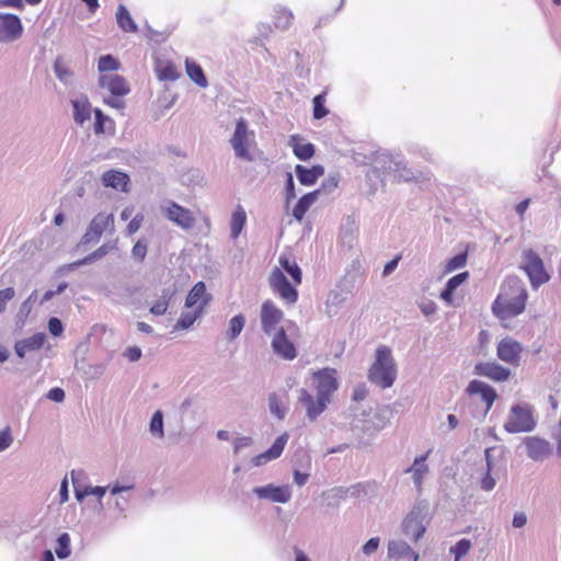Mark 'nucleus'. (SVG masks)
<instances>
[{"label": "nucleus", "instance_id": "obj_27", "mask_svg": "<svg viewBox=\"0 0 561 561\" xmlns=\"http://www.w3.org/2000/svg\"><path fill=\"white\" fill-rule=\"evenodd\" d=\"M388 554L390 558L397 559H409L412 561L419 560V553H416L405 541L393 540L388 543Z\"/></svg>", "mask_w": 561, "mask_h": 561}, {"label": "nucleus", "instance_id": "obj_26", "mask_svg": "<svg viewBox=\"0 0 561 561\" xmlns=\"http://www.w3.org/2000/svg\"><path fill=\"white\" fill-rule=\"evenodd\" d=\"M321 195V190H314L312 192L304 194L296 203L293 209V217L301 221L309 210V208L317 202Z\"/></svg>", "mask_w": 561, "mask_h": 561}, {"label": "nucleus", "instance_id": "obj_39", "mask_svg": "<svg viewBox=\"0 0 561 561\" xmlns=\"http://www.w3.org/2000/svg\"><path fill=\"white\" fill-rule=\"evenodd\" d=\"M174 295L171 288H163L161 297L150 307V313L153 316H162L167 312L170 300Z\"/></svg>", "mask_w": 561, "mask_h": 561}, {"label": "nucleus", "instance_id": "obj_54", "mask_svg": "<svg viewBox=\"0 0 561 561\" xmlns=\"http://www.w3.org/2000/svg\"><path fill=\"white\" fill-rule=\"evenodd\" d=\"M148 244L144 239H139L131 249V256L137 262H142L147 255Z\"/></svg>", "mask_w": 561, "mask_h": 561}, {"label": "nucleus", "instance_id": "obj_11", "mask_svg": "<svg viewBox=\"0 0 561 561\" xmlns=\"http://www.w3.org/2000/svg\"><path fill=\"white\" fill-rule=\"evenodd\" d=\"M270 285L274 293L287 304L293 305L298 300V290L290 284L286 275L278 267H275L270 277Z\"/></svg>", "mask_w": 561, "mask_h": 561}, {"label": "nucleus", "instance_id": "obj_56", "mask_svg": "<svg viewBox=\"0 0 561 561\" xmlns=\"http://www.w3.org/2000/svg\"><path fill=\"white\" fill-rule=\"evenodd\" d=\"M15 296L13 287H7L0 290V313L5 311L7 304L12 300Z\"/></svg>", "mask_w": 561, "mask_h": 561}, {"label": "nucleus", "instance_id": "obj_3", "mask_svg": "<svg viewBox=\"0 0 561 561\" xmlns=\"http://www.w3.org/2000/svg\"><path fill=\"white\" fill-rule=\"evenodd\" d=\"M510 288L516 290V295L512 298H505L500 294L492 304V312L499 319L506 320L523 313L526 307L528 293L525 286L517 277L507 280Z\"/></svg>", "mask_w": 561, "mask_h": 561}, {"label": "nucleus", "instance_id": "obj_9", "mask_svg": "<svg viewBox=\"0 0 561 561\" xmlns=\"http://www.w3.org/2000/svg\"><path fill=\"white\" fill-rule=\"evenodd\" d=\"M114 229V215L99 213L93 217L89 224L87 231L81 237L78 248L87 247L92 243H98L104 231H113Z\"/></svg>", "mask_w": 561, "mask_h": 561}, {"label": "nucleus", "instance_id": "obj_22", "mask_svg": "<svg viewBox=\"0 0 561 561\" xmlns=\"http://www.w3.org/2000/svg\"><path fill=\"white\" fill-rule=\"evenodd\" d=\"M295 173L299 183L304 186H312L324 174V167L321 164H313L307 168L302 164L295 167Z\"/></svg>", "mask_w": 561, "mask_h": 561}, {"label": "nucleus", "instance_id": "obj_8", "mask_svg": "<svg viewBox=\"0 0 561 561\" xmlns=\"http://www.w3.org/2000/svg\"><path fill=\"white\" fill-rule=\"evenodd\" d=\"M254 138V131L249 129L245 118L240 117L234 127L230 145L237 158L244 161H252L253 157L249 151V141Z\"/></svg>", "mask_w": 561, "mask_h": 561}, {"label": "nucleus", "instance_id": "obj_30", "mask_svg": "<svg viewBox=\"0 0 561 561\" xmlns=\"http://www.w3.org/2000/svg\"><path fill=\"white\" fill-rule=\"evenodd\" d=\"M506 448L504 446H492L484 450L485 470L496 471L500 462H505Z\"/></svg>", "mask_w": 561, "mask_h": 561}, {"label": "nucleus", "instance_id": "obj_1", "mask_svg": "<svg viewBox=\"0 0 561 561\" xmlns=\"http://www.w3.org/2000/svg\"><path fill=\"white\" fill-rule=\"evenodd\" d=\"M312 379L317 397L305 388L299 389L298 396V401L306 408V416L310 422H314L327 410L340 386L336 369L330 367L314 371Z\"/></svg>", "mask_w": 561, "mask_h": 561}, {"label": "nucleus", "instance_id": "obj_4", "mask_svg": "<svg viewBox=\"0 0 561 561\" xmlns=\"http://www.w3.org/2000/svg\"><path fill=\"white\" fill-rule=\"evenodd\" d=\"M368 380L382 388H390L397 378V366L390 347L380 345L376 350L375 362L368 370Z\"/></svg>", "mask_w": 561, "mask_h": 561}, {"label": "nucleus", "instance_id": "obj_44", "mask_svg": "<svg viewBox=\"0 0 561 561\" xmlns=\"http://www.w3.org/2000/svg\"><path fill=\"white\" fill-rule=\"evenodd\" d=\"M268 409L271 414L278 420H284L288 411V408L283 404L280 398L275 392L268 396Z\"/></svg>", "mask_w": 561, "mask_h": 561}, {"label": "nucleus", "instance_id": "obj_17", "mask_svg": "<svg viewBox=\"0 0 561 561\" xmlns=\"http://www.w3.org/2000/svg\"><path fill=\"white\" fill-rule=\"evenodd\" d=\"M474 374L493 381H505L511 376V369L495 362H479L474 365Z\"/></svg>", "mask_w": 561, "mask_h": 561}, {"label": "nucleus", "instance_id": "obj_45", "mask_svg": "<svg viewBox=\"0 0 561 561\" xmlns=\"http://www.w3.org/2000/svg\"><path fill=\"white\" fill-rule=\"evenodd\" d=\"M115 249V244L112 242L103 243L101 247H99L93 252L89 253L84 257L81 259L82 263L92 264L96 262L98 260L104 257L107 255L111 251Z\"/></svg>", "mask_w": 561, "mask_h": 561}, {"label": "nucleus", "instance_id": "obj_60", "mask_svg": "<svg viewBox=\"0 0 561 561\" xmlns=\"http://www.w3.org/2000/svg\"><path fill=\"white\" fill-rule=\"evenodd\" d=\"M379 545H380L379 537H373V538L368 539L363 545L362 551H363L364 554L370 556V554L375 553L378 550Z\"/></svg>", "mask_w": 561, "mask_h": 561}, {"label": "nucleus", "instance_id": "obj_28", "mask_svg": "<svg viewBox=\"0 0 561 561\" xmlns=\"http://www.w3.org/2000/svg\"><path fill=\"white\" fill-rule=\"evenodd\" d=\"M75 122L82 126L91 117V104L87 96L71 100Z\"/></svg>", "mask_w": 561, "mask_h": 561}, {"label": "nucleus", "instance_id": "obj_21", "mask_svg": "<svg viewBox=\"0 0 561 561\" xmlns=\"http://www.w3.org/2000/svg\"><path fill=\"white\" fill-rule=\"evenodd\" d=\"M522 344L510 337L499 342L496 354L497 357L508 364H517L520 358Z\"/></svg>", "mask_w": 561, "mask_h": 561}, {"label": "nucleus", "instance_id": "obj_41", "mask_svg": "<svg viewBox=\"0 0 561 561\" xmlns=\"http://www.w3.org/2000/svg\"><path fill=\"white\" fill-rule=\"evenodd\" d=\"M56 556L64 560L70 557L71 554V539L68 533H61L56 539L55 547Z\"/></svg>", "mask_w": 561, "mask_h": 561}, {"label": "nucleus", "instance_id": "obj_23", "mask_svg": "<svg viewBox=\"0 0 561 561\" xmlns=\"http://www.w3.org/2000/svg\"><path fill=\"white\" fill-rule=\"evenodd\" d=\"M46 341V334L44 332H37L27 339L16 341L14 344L15 354L20 358H24L27 352H34L41 350Z\"/></svg>", "mask_w": 561, "mask_h": 561}, {"label": "nucleus", "instance_id": "obj_14", "mask_svg": "<svg viewBox=\"0 0 561 561\" xmlns=\"http://www.w3.org/2000/svg\"><path fill=\"white\" fill-rule=\"evenodd\" d=\"M274 354L285 360H293L297 356V348L289 340L284 328H279L271 343Z\"/></svg>", "mask_w": 561, "mask_h": 561}, {"label": "nucleus", "instance_id": "obj_20", "mask_svg": "<svg viewBox=\"0 0 561 561\" xmlns=\"http://www.w3.org/2000/svg\"><path fill=\"white\" fill-rule=\"evenodd\" d=\"M99 85L107 89L113 96H125L130 92L127 80L121 75H101Z\"/></svg>", "mask_w": 561, "mask_h": 561}, {"label": "nucleus", "instance_id": "obj_16", "mask_svg": "<svg viewBox=\"0 0 561 561\" xmlns=\"http://www.w3.org/2000/svg\"><path fill=\"white\" fill-rule=\"evenodd\" d=\"M524 444L527 456L534 461H542L552 454V446L545 438L528 436L524 438Z\"/></svg>", "mask_w": 561, "mask_h": 561}, {"label": "nucleus", "instance_id": "obj_47", "mask_svg": "<svg viewBox=\"0 0 561 561\" xmlns=\"http://www.w3.org/2000/svg\"><path fill=\"white\" fill-rule=\"evenodd\" d=\"M149 431L153 436L162 438L164 436V423H163V413L161 410H157L149 423Z\"/></svg>", "mask_w": 561, "mask_h": 561}, {"label": "nucleus", "instance_id": "obj_63", "mask_svg": "<svg viewBox=\"0 0 561 561\" xmlns=\"http://www.w3.org/2000/svg\"><path fill=\"white\" fill-rule=\"evenodd\" d=\"M66 397L65 390L60 387H54L49 389V391L46 394V398L49 399L53 402L61 403L64 402Z\"/></svg>", "mask_w": 561, "mask_h": 561}, {"label": "nucleus", "instance_id": "obj_7", "mask_svg": "<svg viewBox=\"0 0 561 561\" xmlns=\"http://www.w3.org/2000/svg\"><path fill=\"white\" fill-rule=\"evenodd\" d=\"M522 268L528 276L534 289H538L550 279L541 257L531 249L524 251Z\"/></svg>", "mask_w": 561, "mask_h": 561}, {"label": "nucleus", "instance_id": "obj_29", "mask_svg": "<svg viewBox=\"0 0 561 561\" xmlns=\"http://www.w3.org/2000/svg\"><path fill=\"white\" fill-rule=\"evenodd\" d=\"M299 135H291L289 138V145L293 147V152L300 161L310 160L316 152V147L311 142L299 144Z\"/></svg>", "mask_w": 561, "mask_h": 561}, {"label": "nucleus", "instance_id": "obj_13", "mask_svg": "<svg viewBox=\"0 0 561 561\" xmlns=\"http://www.w3.org/2000/svg\"><path fill=\"white\" fill-rule=\"evenodd\" d=\"M23 34L21 19L13 13H0V43L13 42Z\"/></svg>", "mask_w": 561, "mask_h": 561}, {"label": "nucleus", "instance_id": "obj_46", "mask_svg": "<svg viewBox=\"0 0 561 561\" xmlns=\"http://www.w3.org/2000/svg\"><path fill=\"white\" fill-rule=\"evenodd\" d=\"M121 66V61L111 54L102 55L98 62V69L100 72L117 71Z\"/></svg>", "mask_w": 561, "mask_h": 561}, {"label": "nucleus", "instance_id": "obj_33", "mask_svg": "<svg viewBox=\"0 0 561 561\" xmlns=\"http://www.w3.org/2000/svg\"><path fill=\"white\" fill-rule=\"evenodd\" d=\"M428 453L425 455L417 456L412 466L407 469V472H412V479L414 485L420 490L423 483L424 474L427 472L428 467L425 463Z\"/></svg>", "mask_w": 561, "mask_h": 561}, {"label": "nucleus", "instance_id": "obj_48", "mask_svg": "<svg viewBox=\"0 0 561 561\" xmlns=\"http://www.w3.org/2000/svg\"><path fill=\"white\" fill-rule=\"evenodd\" d=\"M467 261H468V252L461 251V252L457 253L456 255H454L453 257L447 260V262L445 264L444 272L448 274L456 270H459L467 264Z\"/></svg>", "mask_w": 561, "mask_h": 561}, {"label": "nucleus", "instance_id": "obj_31", "mask_svg": "<svg viewBox=\"0 0 561 561\" xmlns=\"http://www.w3.org/2000/svg\"><path fill=\"white\" fill-rule=\"evenodd\" d=\"M185 70L188 78L198 87L206 88L208 87V80L206 75L199 64L195 60L186 58L185 59Z\"/></svg>", "mask_w": 561, "mask_h": 561}, {"label": "nucleus", "instance_id": "obj_25", "mask_svg": "<svg viewBox=\"0 0 561 561\" xmlns=\"http://www.w3.org/2000/svg\"><path fill=\"white\" fill-rule=\"evenodd\" d=\"M129 176L122 171L108 170L102 174V184L122 192H127Z\"/></svg>", "mask_w": 561, "mask_h": 561}, {"label": "nucleus", "instance_id": "obj_50", "mask_svg": "<svg viewBox=\"0 0 561 561\" xmlns=\"http://www.w3.org/2000/svg\"><path fill=\"white\" fill-rule=\"evenodd\" d=\"M313 103V118L321 119L325 117L329 113L325 107V98L324 94H318L312 100Z\"/></svg>", "mask_w": 561, "mask_h": 561}, {"label": "nucleus", "instance_id": "obj_38", "mask_svg": "<svg viewBox=\"0 0 561 561\" xmlns=\"http://www.w3.org/2000/svg\"><path fill=\"white\" fill-rule=\"evenodd\" d=\"M247 222V214L244 209L241 206H238L236 210L232 213L231 217V225H230V231H231V238L236 239L239 237L241 231L243 230Z\"/></svg>", "mask_w": 561, "mask_h": 561}, {"label": "nucleus", "instance_id": "obj_35", "mask_svg": "<svg viewBox=\"0 0 561 561\" xmlns=\"http://www.w3.org/2000/svg\"><path fill=\"white\" fill-rule=\"evenodd\" d=\"M116 22L118 27L126 33H136L138 26L131 18L128 9L124 4H119L116 11Z\"/></svg>", "mask_w": 561, "mask_h": 561}, {"label": "nucleus", "instance_id": "obj_6", "mask_svg": "<svg viewBox=\"0 0 561 561\" xmlns=\"http://www.w3.org/2000/svg\"><path fill=\"white\" fill-rule=\"evenodd\" d=\"M537 426L535 409L527 402L515 403L511 407L503 428L508 434L530 433Z\"/></svg>", "mask_w": 561, "mask_h": 561}, {"label": "nucleus", "instance_id": "obj_10", "mask_svg": "<svg viewBox=\"0 0 561 561\" xmlns=\"http://www.w3.org/2000/svg\"><path fill=\"white\" fill-rule=\"evenodd\" d=\"M163 216L183 230H191L195 226V217L188 208L172 199H165L160 206Z\"/></svg>", "mask_w": 561, "mask_h": 561}, {"label": "nucleus", "instance_id": "obj_52", "mask_svg": "<svg viewBox=\"0 0 561 561\" xmlns=\"http://www.w3.org/2000/svg\"><path fill=\"white\" fill-rule=\"evenodd\" d=\"M93 112H94V119H95L94 121V133L96 135L104 134L105 133V124L112 123V121L100 108H94Z\"/></svg>", "mask_w": 561, "mask_h": 561}, {"label": "nucleus", "instance_id": "obj_62", "mask_svg": "<svg viewBox=\"0 0 561 561\" xmlns=\"http://www.w3.org/2000/svg\"><path fill=\"white\" fill-rule=\"evenodd\" d=\"M368 396V389L365 383H357L352 393V400L355 402H360L366 399Z\"/></svg>", "mask_w": 561, "mask_h": 561}, {"label": "nucleus", "instance_id": "obj_51", "mask_svg": "<svg viewBox=\"0 0 561 561\" xmlns=\"http://www.w3.org/2000/svg\"><path fill=\"white\" fill-rule=\"evenodd\" d=\"M180 77L176 67L169 62L158 70V78L161 81H175Z\"/></svg>", "mask_w": 561, "mask_h": 561}, {"label": "nucleus", "instance_id": "obj_15", "mask_svg": "<svg viewBox=\"0 0 561 561\" xmlns=\"http://www.w3.org/2000/svg\"><path fill=\"white\" fill-rule=\"evenodd\" d=\"M284 312L272 300H265L261 306V325L265 334L270 335L282 321Z\"/></svg>", "mask_w": 561, "mask_h": 561}, {"label": "nucleus", "instance_id": "obj_55", "mask_svg": "<svg viewBox=\"0 0 561 561\" xmlns=\"http://www.w3.org/2000/svg\"><path fill=\"white\" fill-rule=\"evenodd\" d=\"M296 190H295V182L293 174L288 172L286 174V181H285V199L286 203L289 204L291 201L296 198Z\"/></svg>", "mask_w": 561, "mask_h": 561}, {"label": "nucleus", "instance_id": "obj_64", "mask_svg": "<svg viewBox=\"0 0 561 561\" xmlns=\"http://www.w3.org/2000/svg\"><path fill=\"white\" fill-rule=\"evenodd\" d=\"M253 439L250 436H241L234 439L233 453L239 454L243 448L251 446Z\"/></svg>", "mask_w": 561, "mask_h": 561}, {"label": "nucleus", "instance_id": "obj_61", "mask_svg": "<svg viewBox=\"0 0 561 561\" xmlns=\"http://www.w3.org/2000/svg\"><path fill=\"white\" fill-rule=\"evenodd\" d=\"M13 442L10 427L0 431V453L8 449Z\"/></svg>", "mask_w": 561, "mask_h": 561}, {"label": "nucleus", "instance_id": "obj_42", "mask_svg": "<svg viewBox=\"0 0 561 561\" xmlns=\"http://www.w3.org/2000/svg\"><path fill=\"white\" fill-rule=\"evenodd\" d=\"M245 324V318L243 314L239 313L232 317L229 321V327L226 332V337L228 341H234L240 333L242 332Z\"/></svg>", "mask_w": 561, "mask_h": 561}, {"label": "nucleus", "instance_id": "obj_5", "mask_svg": "<svg viewBox=\"0 0 561 561\" xmlns=\"http://www.w3.org/2000/svg\"><path fill=\"white\" fill-rule=\"evenodd\" d=\"M430 504L426 500H417L401 523L403 535L419 541L426 533L430 524Z\"/></svg>", "mask_w": 561, "mask_h": 561}, {"label": "nucleus", "instance_id": "obj_37", "mask_svg": "<svg viewBox=\"0 0 561 561\" xmlns=\"http://www.w3.org/2000/svg\"><path fill=\"white\" fill-rule=\"evenodd\" d=\"M340 239L344 247L352 249L356 240V228L351 217L342 225L340 230Z\"/></svg>", "mask_w": 561, "mask_h": 561}, {"label": "nucleus", "instance_id": "obj_2", "mask_svg": "<svg viewBox=\"0 0 561 561\" xmlns=\"http://www.w3.org/2000/svg\"><path fill=\"white\" fill-rule=\"evenodd\" d=\"M373 163V168L366 174L368 180L383 181L387 176H392L398 181H410L414 178V173L400 154L376 152Z\"/></svg>", "mask_w": 561, "mask_h": 561}, {"label": "nucleus", "instance_id": "obj_18", "mask_svg": "<svg viewBox=\"0 0 561 561\" xmlns=\"http://www.w3.org/2000/svg\"><path fill=\"white\" fill-rule=\"evenodd\" d=\"M466 392L469 396L479 394L481 397L482 401L485 403L484 414L491 410L493 403L499 397L492 386L478 379H473L468 383Z\"/></svg>", "mask_w": 561, "mask_h": 561}, {"label": "nucleus", "instance_id": "obj_57", "mask_svg": "<svg viewBox=\"0 0 561 561\" xmlns=\"http://www.w3.org/2000/svg\"><path fill=\"white\" fill-rule=\"evenodd\" d=\"M493 472L494 471L485 470L483 477L480 480V488H481V490L489 492V491H492L495 488L496 480L492 476Z\"/></svg>", "mask_w": 561, "mask_h": 561}, {"label": "nucleus", "instance_id": "obj_34", "mask_svg": "<svg viewBox=\"0 0 561 561\" xmlns=\"http://www.w3.org/2000/svg\"><path fill=\"white\" fill-rule=\"evenodd\" d=\"M204 299L210 300V296L206 293V285L204 282H197L188 291L185 298V307L193 308L199 306Z\"/></svg>", "mask_w": 561, "mask_h": 561}, {"label": "nucleus", "instance_id": "obj_32", "mask_svg": "<svg viewBox=\"0 0 561 561\" xmlns=\"http://www.w3.org/2000/svg\"><path fill=\"white\" fill-rule=\"evenodd\" d=\"M280 267L286 272L296 285L301 284L302 272L291 255L282 254L278 259Z\"/></svg>", "mask_w": 561, "mask_h": 561}, {"label": "nucleus", "instance_id": "obj_53", "mask_svg": "<svg viewBox=\"0 0 561 561\" xmlns=\"http://www.w3.org/2000/svg\"><path fill=\"white\" fill-rule=\"evenodd\" d=\"M37 299V290H33L32 294L21 304L18 318L23 320L28 317L32 311L33 302Z\"/></svg>", "mask_w": 561, "mask_h": 561}, {"label": "nucleus", "instance_id": "obj_36", "mask_svg": "<svg viewBox=\"0 0 561 561\" xmlns=\"http://www.w3.org/2000/svg\"><path fill=\"white\" fill-rule=\"evenodd\" d=\"M208 304V299H204L199 306L193 312H183L178 319L174 329L175 330H187L190 329L197 318L201 316L204 307Z\"/></svg>", "mask_w": 561, "mask_h": 561}, {"label": "nucleus", "instance_id": "obj_58", "mask_svg": "<svg viewBox=\"0 0 561 561\" xmlns=\"http://www.w3.org/2000/svg\"><path fill=\"white\" fill-rule=\"evenodd\" d=\"M337 184L339 178L336 175H330L323 180L321 186L318 190H321V194H330L337 187Z\"/></svg>", "mask_w": 561, "mask_h": 561}, {"label": "nucleus", "instance_id": "obj_24", "mask_svg": "<svg viewBox=\"0 0 561 561\" xmlns=\"http://www.w3.org/2000/svg\"><path fill=\"white\" fill-rule=\"evenodd\" d=\"M469 272H461L451 276L445 284L444 288L439 294V298L447 305H451L454 301V294L456 289L466 283L469 278Z\"/></svg>", "mask_w": 561, "mask_h": 561}, {"label": "nucleus", "instance_id": "obj_19", "mask_svg": "<svg viewBox=\"0 0 561 561\" xmlns=\"http://www.w3.org/2000/svg\"><path fill=\"white\" fill-rule=\"evenodd\" d=\"M288 438L289 436L287 433H283L282 435H279L267 450L254 456L251 459L252 466L261 467L280 457L288 442Z\"/></svg>", "mask_w": 561, "mask_h": 561}, {"label": "nucleus", "instance_id": "obj_12", "mask_svg": "<svg viewBox=\"0 0 561 561\" xmlns=\"http://www.w3.org/2000/svg\"><path fill=\"white\" fill-rule=\"evenodd\" d=\"M252 493L260 500H267L279 504L288 503L293 496L291 488L288 484L275 485L268 483L263 486L253 488Z\"/></svg>", "mask_w": 561, "mask_h": 561}, {"label": "nucleus", "instance_id": "obj_59", "mask_svg": "<svg viewBox=\"0 0 561 561\" xmlns=\"http://www.w3.org/2000/svg\"><path fill=\"white\" fill-rule=\"evenodd\" d=\"M48 330L53 336H60L65 330L62 321L59 318L51 317L48 320Z\"/></svg>", "mask_w": 561, "mask_h": 561}, {"label": "nucleus", "instance_id": "obj_43", "mask_svg": "<svg viewBox=\"0 0 561 561\" xmlns=\"http://www.w3.org/2000/svg\"><path fill=\"white\" fill-rule=\"evenodd\" d=\"M54 72L57 79L64 84H69L73 77V71L68 68L64 62L61 57H57L53 65Z\"/></svg>", "mask_w": 561, "mask_h": 561}, {"label": "nucleus", "instance_id": "obj_40", "mask_svg": "<svg viewBox=\"0 0 561 561\" xmlns=\"http://www.w3.org/2000/svg\"><path fill=\"white\" fill-rule=\"evenodd\" d=\"M274 24L279 30H287L294 20L293 12L287 8H276L274 10Z\"/></svg>", "mask_w": 561, "mask_h": 561}, {"label": "nucleus", "instance_id": "obj_49", "mask_svg": "<svg viewBox=\"0 0 561 561\" xmlns=\"http://www.w3.org/2000/svg\"><path fill=\"white\" fill-rule=\"evenodd\" d=\"M470 548L471 541L467 538H462L450 548V553L454 554L456 561H459L469 552Z\"/></svg>", "mask_w": 561, "mask_h": 561}]
</instances>
